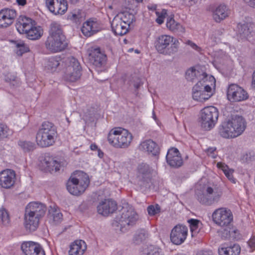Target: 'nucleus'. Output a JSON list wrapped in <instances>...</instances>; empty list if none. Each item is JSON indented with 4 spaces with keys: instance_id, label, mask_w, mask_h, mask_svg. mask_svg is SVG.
Here are the masks:
<instances>
[{
    "instance_id": "c756f323",
    "label": "nucleus",
    "mask_w": 255,
    "mask_h": 255,
    "mask_svg": "<svg viewBox=\"0 0 255 255\" xmlns=\"http://www.w3.org/2000/svg\"><path fill=\"white\" fill-rule=\"evenodd\" d=\"M207 78V74L206 73H200L199 71L193 68L188 69L186 72V79L189 81L193 82L197 79L205 82V80Z\"/></svg>"
},
{
    "instance_id": "5fc2aeb1",
    "label": "nucleus",
    "mask_w": 255,
    "mask_h": 255,
    "mask_svg": "<svg viewBox=\"0 0 255 255\" xmlns=\"http://www.w3.org/2000/svg\"><path fill=\"white\" fill-rule=\"evenodd\" d=\"M178 23V22H176L173 18H169L167 19L166 26L170 30L175 31Z\"/></svg>"
},
{
    "instance_id": "1a4fd4ad",
    "label": "nucleus",
    "mask_w": 255,
    "mask_h": 255,
    "mask_svg": "<svg viewBox=\"0 0 255 255\" xmlns=\"http://www.w3.org/2000/svg\"><path fill=\"white\" fill-rule=\"evenodd\" d=\"M219 117L218 109L213 106L205 107L201 111L199 123L202 128L210 130L217 122Z\"/></svg>"
},
{
    "instance_id": "864d4df0",
    "label": "nucleus",
    "mask_w": 255,
    "mask_h": 255,
    "mask_svg": "<svg viewBox=\"0 0 255 255\" xmlns=\"http://www.w3.org/2000/svg\"><path fill=\"white\" fill-rule=\"evenodd\" d=\"M227 228L224 229L221 232V236L222 239H228L231 237L233 233H236V231L233 229H231L230 227H226Z\"/></svg>"
},
{
    "instance_id": "393cba45",
    "label": "nucleus",
    "mask_w": 255,
    "mask_h": 255,
    "mask_svg": "<svg viewBox=\"0 0 255 255\" xmlns=\"http://www.w3.org/2000/svg\"><path fill=\"white\" fill-rule=\"evenodd\" d=\"M100 30L96 21L89 19L85 22L81 28L82 33L86 36L89 37L97 33Z\"/></svg>"
},
{
    "instance_id": "4be33fe9",
    "label": "nucleus",
    "mask_w": 255,
    "mask_h": 255,
    "mask_svg": "<svg viewBox=\"0 0 255 255\" xmlns=\"http://www.w3.org/2000/svg\"><path fill=\"white\" fill-rule=\"evenodd\" d=\"M25 210L38 217L40 220L45 215L47 208L43 204L37 202H31L27 205Z\"/></svg>"
},
{
    "instance_id": "a878e982",
    "label": "nucleus",
    "mask_w": 255,
    "mask_h": 255,
    "mask_svg": "<svg viewBox=\"0 0 255 255\" xmlns=\"http://www.w3.org/2000/svg\"><path fill=\"white\" fill-rule=\"evenodd\" d=\"M87 249L86 243L83 240H76L70 246L69 255H83Z\"/></svg>"
},
{
    "instance_id": "6e6552de",
    "label": "nucleus",
    "mask_w": 255,
    "mask_h": 255,
    "mask_svg": "<svg viewBox=\"0 0 255 255\" xmlns=\"http://www.w3.org/2000/svg\"><path fill=\"white\" fill-rule=\"evenodd\" d=\"M223 195L222 190L216 186H207L203 192L197 195V200L205 206H212L219 202Z\"/></svg>"
},
{
    "instance_id": "20e7f679",
    "label": "nucleus",
    "mask_w": 255,
    "mask_h": 255,
    "mask_svg": "<svg viewBox=\"0 0 255 255\" xmlns=\"http://www.w3.org/2000/svg\"><path fill=\"white\" fill-rule=\"evenodd\" d=\"M132 138L130 132L120 127L111 129L108 135L109 143L116 148H127L130 145Z\"/></svg>"
},
{
    "instance_id": "412c9836",
    "label": "nucleus",
    "mask_w": 255,
    "mask_h": 255,
    "mask_svg": "<svg viewBox=\"0 0 255 255\" xmlns=\"http://www.w3.org/2000/svg\"><path fill=\"white\" fill-rule=\"evenodd\" d=\"M179 154V152L177 148L173 147L169 149L166 156L168 164L174 167L181 166L182 165L183 160Z\"/></svg>"
},
{
    "instance_id": "338daca9",
    "label": "nucleus",
    "mask_w": 255,
    "mask_h": 255,
    "mask_svg": "<svg viewBox=\"0 0 255 255\" xmlns=\"http://www.w3.org/2000/svg\"><path fill=\"white\" fill-rule=\"evenodd\" d=\"M18 5L24 6L26 4V0H16Z\"/></svg>"
},
{
    "instance_id": "7c9ffc66",
    "label": "nucleus",
    "mask_w": 255,
    "mask_h": 255,
    "mask_svg": "<svg viewBox=\"0 0 255 255\" xmlns=\"http://www.w3.org/2000/svg\"><path fill=\"white\" fill-rule=\"evenodd\" d=\"M48 217L51 223L55 225L60 224L63 219V215L59 210L52 206L49 209Z\"/></svg>"
},
{
    "instance_id": "ea45409f",
    "label": "nucleus",
    "mask_w": 255,
    "mask_h": 255,
    "mask_svg": "<svg viewBox=\"0 0 255 255\" xmlns=\"http://www.w3.org/2000/svg\"><path fill=\"white\" fill-rule=\"evenodd\" d=\"M217 166L218 168H221L223 170L226 176L228 178L229 180L234 183H235V179L233 175V173L234 172L233 170L229 169L227 165L222 163H218Z\"/></svg>"
},
{
    "instance_id": "f8f14e48",
    "label": "nucleus",
    "mask_w": 255,
    "mask_h": 255,
    "mask_svg": "<svg viewBox=\"0 0 255 255\" xmlns=\"http://www.w3.org/2000/svg\"><path fill=\"white\" fill-rule=\"evenodd\" d=\"M89 62L93 65L98 71H102L107 63V56L102 52L100 48H91L88 54Z\"/></svg>"
},
{
    "instance_id": "e2e57ef3",
    "label": "nucleus",
    "mask_w": 255,
    "mask_h": 255,
    "mask_svg": "<svg viewBox=\"0 0 255 255\" xmlns=\"http://www.w3.org/2000/svg\"><path fill=\"white\" fill-rule=\"evenodd\" d=\"M215 147H209L207 149V152L208 155L211 154L213 158H215V156L214 155V152L215 151Z\"/></svg>"
},
{
    "instance_id": "bf43d9fd",
    "label": "nucleus",
    "mask_w": 255,
    "mask_h": 255,
    "mask_svg": "<svg viewBox=\"0 0 255 255\" xmlns=\"http://www.w3.org/2000/svg\"><path fill=\"white\" fill-rule=\"evenodd\" d=\"M184 4L186 6H190L194 5L198 0H182Z\"/></svg>"
},
{
    "instance_id": "49530a36",
    "label": "nucleus",
    "mask_w": 255,
    "mask_h": 255,
    "mask_svg": "<svg viewBox=\"0 0 255 255\" xmlns=\"http://www.w3.org/2000/svg\"><path fill=\"white\" fill-rule=\"evenodd\" d=\"M16 54L21 56L23 53L29 51V47L23 42L19 41L16 43Z\"/></svg>"
},
{
    "instance_id": "6ab92c4d",
    "label": "nucleus",
    "mask_w": 255,
    "mask_h": 255,
    "mask_svg": "<svg viewBox=\"0 0 255 255\" xmlns=\"http://www.w3.org/2000/svg\"><path fill=\"white\" fill-rule=\"evenodd\" d=\"M117 209L116 202L112 199L102 201L97 206V211L99 214L107 216L113 213Z\"/></svg>"
},
{
    "instance_id": "69168bd1",
    "label": "nucleus",
    "mask_w": 255,
    "mask_h": 255,
    "mask_svg": "<svg viewBox=\"0 0 255 255\" xmlns=\"http://www.w3.org/2000/svg\"><path fill=\"white\" fill-rule=\"evenodd\" d=\"M249 5L252 7L255 6V0H244Z\"/></svg>"
},
{
    "instance_id": "37998d69",
    "label": "nucleus",
    "mask_w": 255,
    "mask_h": 255,
    "mask_svg": "<svg viewBox=\"0 0 255 255\" xmlns=\"http://www.w3.org/2000/svg\"><path fill=\"white\" fill-rule=\"evenodd\" d=\"M18 145L23 149L24 152L33 151L36 148L34 143L27 141H19Z\"/></svg>"
},
{
    "instance_id": "6e6d98bb",
    "label": "nucleus",
    "mask_w": 255,
    "mask_h": 255,
    "mask_svg": "<svg viewBox=\"0 0 255 255\" xmlns=\"http://www.w3.org/2000/svg\"><path fill=\"white\" fill-rule=\"evenodd\" d=\"M35 21L33 20L32 19L26 17L24 16L21 18V19L19 21V24L17 25H25L26 24H30L34 23Z\"/></svg>"
},
{
    "instance_id": "aec40b11",
    "label": "nucleus",
    "mask_w": 255,
    "mask_h": 255,
    "mask_svg": "<svg viewBox=\"0 0 255 255\" xmlns=\"http://www.w3.org/2000/svg\"><path fill=\"white\" fill-rule=\"evenodd\" d=\"M15 180V172L11 169H5L0 172V185L4 188L12 187Z\"/></svg>"
},
{
    "instance_id": "f03ea898",
    "label": "nucleus",
    "mask_w": 255,
    "mask_h": 255,
    "mask_svg": "<svg viewBox=\"0 0 255 255\" xmlns=\"http://www.w3.org/2000/svg\"><path fill=\"white\" fill-rule=\"evenodd\" d=\"M68 41L60 24L53 22L50 25L49 35L45 42L47 49L57 52L65 50L68 46Z\"/></svg>"
},
{
    "instance_id": "052dcab7",
    "label": "nucleus",
    "mask_w": 255,
    "mask_h": 255,
    "mask_svg": "<svg viewBox=\"0 0 255 255\" xmlns=\"http://www.w3.org/2000/svg\"><path fill=\"white\" fill-rule=\"evenodd\" d=\"M196 255H213V254L210 250H201L198 251Z\"/></svg>"
},
{
    "instance_id": "4468645a",
    "label": "nucleus",
    "mask_w": 255,
    "mask_h": 255,
    "mask_svg": "<svg viewBox=\"0 0 255 255\" xmlns=\"http://www.w3.org/2000/svg\"><path fill=\"white\" fill-rule=\"evenodd\" d=\"M188 229L185 226L177 225L171 231V241L175 245H179L184 242L187 236Z\"/></svg>"
},
{
    "instance_id": "5701e85b",
    "label": "nucleus",
    "mask_w": 255,
    "mask_h": 255,
    "mask_svg": "<svg viewBox=\"0 0 255 255\" xmlns=\"http://www.w3.org/2000/svg\"><path fill=\"white\" fill-rule=\"evenodd\" d=\"M25 210L24 214V225L26 229L34 231L37 228L40 219L32 213Z\"/></svg>"
},
{
    "instance_id": "72a5a7b5",
    "label": "nucleus",
    "mask_w": 255,
    "mask_h": 255,
    "mask_svg": "<svg viewBox=\"0 0 255 255\" xmlns=\"http://www.w3.org/2000/svg\"><path fill=\"white\" fill-rule=\"evenodd\" d=\"M149 234L146 230L140 229L137 230L133 238V242L135 244L139 245L145 242L149 237Z\"/></svg>"
},
{
    "instance_id": "c9c22d12",
    "label": "nucleus",
    "mask_w": 255,
    "mask_h": 255,
    "mask_svg": "<svg viewBox=\"0 0 255 255\" xmlns=\"http://www.w3.org/2000/svg\"><path fill=\"white\" fill-rule=\"evenodd\" d=\"M188 222L189 224L192 236L194 237L199 232L202 223L199 220L194 219L188 220Z\"/></svg>"
},
{
    "instance_id": "7ed1b4c3",
    "label": "nucleus",
    "mask_w": 255,
    "mask_h": 255,
    "mask_svg": "<svg viewBox=\"0 0 255 255\" xmlns=\"http://www.w3.org/2000/svg\"><path fill=\"white\" fill-rule=\"evenodd\" d=\"M58 136L56 127L51 122L45 121L40 127L36 136L38 145L47 147L54 145Z\"/></svg>"
},
{
    "instance_id": "473e14b6",
    "label": "nucleus",
    "mask_w": 255,
    "mask_h": 255,
    "mask_svg": "<svg viewBox=\"0 0 255 255\" xmlns=\"http://www.w3.org/2000/svg\"><path fill=\"white\" fill-rule=\"evenodd\" d=\"M219 255H239L241 247L238 244H234L229 247H221L218 249Z\"/></svg>"
},
{
    "instance_id": "f257e3e1",
    "label": "nucleus",
    "mask_w": 255,
    "mask_h": 255,
    "mask_svg": "<svg viewBox=\"0 0 255 255\" xmlns=\"http://www.w3.org/2000/svg\"><path fill=\"white\" fill-rule=\"evenodd\" d=\"M246 128L245 119L238 115H232L230 120L222 123L219 132L224 138H234L243 133Z\"/></svg>"
},
{
    "instance_id": "de8ad7c7",
    "label": "nucleus",
    "mask_w": 255,
    "mask_h": 255,
    "mask_svg": "<svg viewBox=\"0 0 255 255\" xmlns=\"http://www.w3.org/2000/svg\"><path fill=\"white\" fill-rule=\"evenodd\" d=\"M138 179V185L141 189L145 190L150 187V178L148 177H137Z\"/></svg>"
},
{
    "instance_id": "4c0bfd02",
    "label": "nucleus",
    "mask_w": 255,
    "mask_h": 255,
    "mask_svg": "<svg viewBox=\"0 0 255 255\" xmlns=\"http://www.w3.org/2000/svg\"><path fill=\"white\" fill-rule=\"evenodd\" d=\"M150 172L148 165L142 163L139 165L138 167V176L137 177H148L150 178Z\"/></svg>"
},
{
    "instance_id": "f704fd0d",
    "label": "nucleus",
    "mask_w": 255,
    "mask_h": 255,
    "mask_svg": "<svg viewBox=\"0 0 255 255\" xmlns=\"http://www.w3.org/2000/svg\"><path fill=\"white\" fill-rule=\"evenodd\" d=\"M115 17H118L120 20H121V22L127 24V25L129 27L130 24L132 23L133 21L134 16L129 12L124 11L119 13Z\"/></svg>"
},
{
    "instance_id": "c85d7f7f",
    "label": "nucleus",
    "mask_w": 255,
    "mask_h": 255,
    "mask_svg": "<svg viewBox=\"0 0 255 255\" xmlns=\"http://www.w3.org/2000/svg\"><path fill=\"white\" fill-rule=\"evenodd\" d=\"M238 34L241 39H248L252 35L253 28L252 24L249 23H245L244 24H239Z\"/></svg>"
},
{
    "instance_id": "3c124183",
    "label": "nucleus",
    "mask_w": 255,
    "mask_h": 255,
    "mask_svg": "<svg viewBox=\"0 0 255 255\" xmlns=\"http://www.w3.org/2000/svg\"><path fill=\"white\" fill-rule=\"evenodd\" d=\"M242 162L249 163L255 160V154L253 152H249L243 154L241 159Z\"/></svg>"
},
{
    "instance_id": "a211bd4d",
    "label": "nucleus",
    "mask_w": 255,
    "mask_h": 255,
    "mask_svg": "<svg viewBox=\"0 0 255 255\" xmlns=\"http://www.w3.org/2000/svg\"><path fill=\"white\" fill-rule=\"evenodd\" d=\"M40 164L42 170L46 171H57L60 170V163L55 160L49 154L46 153L40 158Z\"/></svg>"
},
{
    "instance_id": "cd10ccee",
    "label": "nucleus",
    "mask_w": 255,
    "mask_h": 255,
    "mask_svg": "<svg viewBox=\"0 0 255 255\" xmlns=\"http://www.w3.org/2000/svg\"><path fill=\"white\" fill-rule=\"evenodd\" d=\"M139 147L141 149L146 150L149 154L153 156H156L159 153L158 145L151 139L141 142Z\"/></svg>"
},
{
    "instance_id": "603ef678",
    "label": "nucleus",
    "mask_w": 255,
    "mask_h": 255,
    "mask_svg": "<svg viewBox=\"0 0 255 255\" xmlns=\"http://www.w3.org/2000/svg\"><path fill=\"white\" fill-rule=\"evenodd\" d=\"M147 211L150 216H154L160 212V207L158 204L155 206L149 205L147 208Z\"/></svg>"
},
{
    "instance_id": "4d7b16f0",
    "label": "nucleus",
    "mask_w": 255,
    "mask_h": 255,
    "mask_svg": "<svg viewBox=\"0 0 255 255\" xmlns=\"http://www.w3.org/2000/svg\"><path fill=\"white\" fill-rule=\"evenodd\" d=\"M205 82H206L205 81ZM203 89H202V94L201 95H207V94H213L212 92V88L209 85L205 83V82H204L203 81Z\"/></svg>"
},
{
    "instance_id": "bb28decb",
    "label": "nucleus",
    "mask_w": 255,
    "mask_h": 255,
    "mask_svg": "<svg viewBox=\"0 0 255 255\" xmlns=\"http://www.w3.org/2000/svg\"><path fill=\"white\" fill-rule=\"evenodd\" d=\"M111 26L113 31L118 35H123L126 34L128 31L129 27L121 22V20L118 17H115L113 19Z\"/></svg>"
},
{
    "instance_id": "2eb2a0df",
    "label": "nucleus",
    "mask_w": 255,
    "mask_h": 255,
    "mask_svg": "<svg viewBox=\"0 0 255 255\" xmlns=\"http://www.w3.org/2000/svg\"><path fill=\"white\" fill-rule=\"evenodd\" d=\"M21 249L25 255H45L41 246L31 241L23 242Z\"/></svg>"
},
{
    "instance_id": "9d476101",
    "label": "nucleus",
    "mask_w": 255,
    "mask_h": 255,
    "mask_svg": "<svg viewBox=\"0 0 255 255\" xmlns=\"http://www.w3.org/2000/svg\"><path fill=\"white\" fill-rule=\"evenodd\" d=\"M65 63L66 64L64 79L70 82H75L78 80L81 76V67L79 62L73 57L68 58Z\"/></svg>"
},
{
    "instance_id": "680f3d73",
    "label": "nucleus",
    "mask_w": 255,
    "mask_h": 255,
    "mask_svg": "<svg viewBox=\"0 0 255 255\" xmlns=\"http://www.w3.org/2000/svg\"><path fill=\"white\" fill-rule=\"evenodd\" d=\"M174 32L184 33L185 32V28L180 23H178Z\"/></svg>"
},
{
    "instance_id": "8fccbe9b",
    "label": "nucleus",
    "mask_w": 255,
    "mask_h": 255,
    "mask_svg": "<svg viewBox=\"0 0 255 255\" xmlns=\"http://www.w3.org/2000/svg\"><path fill=\"white\" fill-rule=\"evenodd\" d=\"M143 83L140 78L138 77H134L130 81V86L133 87L136 92L143 85Z\"/></svg>"
},
{
    "instance_id": "c03bdc74",
    "label": "nucleus",
    "mask_w": 255,
    "mask_h": 255,
    "mask_svg": "<svg viewBox=\"0 0 255 255\" xmlns=\"http://www.w3.org/2000/svg\"><path fill=\"white\" fill-rule=\"evenodd\" d=\"M11 133V130L6 125L0 124V140L7 138Z\"/></svg>"
},
{
    "instance_id": "b1692460",
    "label": "nucleus",
    "mask_w": 255,
    "mask_h": 255,
    "mask_svg": "<svg viewBox=\"0 0 255 255\" xmlns=\"http://www.w3.org/2000/svg\"><path fill=\"white\" fill-rule=\"evenodd\" d=\"M203 82L202 81H198L192 88V97L194 100L203 102L208 100L213 94H207V95H201L202 89H203Z\"/></svg>"
},
{
    "instance_id": "13d9d810",
    "label": "nucleus",
    "mask_w": 255,
    "mask_h": 255,
    "mask_svg": "<svg viewBox=\"0 0 255 255\" xmlns=\"http://www.w3.org/2000/svg\"><path fill=\"white\" fill-rule=\"evenodd\" d=\"M186 44L190 46L193 49L197 50V51H199L201 50V48L197 46L195 43L193 42L191 40H187L186 42Z\"/></svg>"
},
{
    "instance_id": "58836bf2",
    "label": "nucleus",
    "mask_w": 255,
    "mask_h": 255,
    "mask_svg": "<svg viewBox=\"0 0 255 255\" xmlns=\"http://www.w3.org/2000/svg\"><path fill=\"white\" fill-rule=\"evenodd\" d=\"M43 34V31L40 27H34L28 32L27 37L30 40H36L40 38Z\"/></svg>"
},
{
    "instance_id": "a19ab883",
    "label": "nucleus",
    "mask_w": 255,
    "mask_h": 255,
    "mask_svg": "<svg viewBox=\"0 0 255 255\" xmlns=\"http://www.w3.org/2000/svg\"><path fill=\"white\" fill-rule=\"evenodd\" d=\"M10 224V218L7 211L4 208L0 209V225L8 226Z\"/></svg>"
},
{
    "instance_id": "ddd939ff",
    "label": "nucleus",
    "mask_w": 255,
    "mask_h": 255,
    "mask_svg": "<svg viewBox=\"0 0 255 255\" xmlns=\"http://www.w3.org/2000/svg\"><path fill=\"white\" fill-rule=\"evenodd\" d=\"M228 99L231 102H239L249 98V94L242 87L235 84L230 85L227 89Z\"/></svg>"
},
{
    "instance_id": "0eeeda50",
    "label": "nucleus",
    "mask_w": 255,
    "mask_h": 255,
    "mask_svg": "<svg viewBox=\"0 0 255 255\" xmlns=\"http://www.w3.org/2000/svg\"><path fill=\"white\" fill-rule=\"evenodd\" d=\"M90 183L88 175L83 172L71 176L67 183V189L73 195L79 196L84 192Z\"/></svg>"
},
{
    "instance_id": "a18cd8bd",
    "label": "nucleus",
    "mask_w": 255,
    "mask_h": 255,
    "mask_svg": "<svg viewBox=\"0 0 255 255\" xmlns=\"http://www.w3.org/2000/svg\"><path fill=\"white\" fill-rule=\"evenodd\" d=\"M69 19L72 20L76 24L80 23L84 19V13L80 10L75 11L71 15H69Z\"/></svg>"
},
{
    "instance_id": "774afa93",
    "label": "nucleus",
    "mask_w": 255,
    "mask_h": 255,
    "mask_svg": "<svg viewBox=\"0 0 255 255\" xmlns=\"http://www.w3.org/2000/svg\"><path fill=\"white\" fill-rule=\"evenodd\" d=\"M252 87L255 90V71L254 72L252 76Z\"/></svg>"
},
{
    "instance_id": "09e8293b",
    "label": "nucleus",
    "mask_w": 255,
    "mask_h": 255,
    "mask_svg": "<svg viewBox=\"0 0 255 255\" xmlns=\"http://www.w3.org/2000/svg\"><path fill=\"white\" fill-rule=\"evenodd\" d=\"M34 23L33 24H26L25 25H17V29L18 31V32L20 33H25L26 34V36L28 34V32L31 29H33V28L34 27L33 26V25Z\"/></svg>"
},
{
    "instance_id": "f3484780",
    "label": "nucleus",
    "mask_w": 255,
    "mask_h": 255,
    "mask_svg": "<svg viewBox=\"0 0 255 255\" xmlns=\"http://www.w3.org/2000/svg\"><path fill=\"white\" fill-rule=\"evenodd\" d=\"M15 9L5 8L0 11V27H7L10 25L16 17Z\"/></svg>"
},
{
    "instance_id": "9b49d317",
    "label": "nucleus",
    "mask_w": 255,
    "mask_h": 255,
    "mask_svg": "<svg viewBox=\"0 0 255 255\" xmlns=\"http://www.w3.org/2000/svg\"><path fill=\"white\" fill-rule=\"evenodd\" d=\"M212 219L216 224L220 227H230L233 220V216L230 210L220 208L213 213Z\"/></svg>"
},
{
    "instance_id": "39448f33",
    "label": "nucleus",
    "mask_w": 255,
    "mask_h": 255,
    "mask_svg": "<svg viewBox=\"0 0 255 255\" xmlns=\"http://www.w3.org/2000/svg\"><path fill=\"white\" fill-rule=\"evenodd\" d=\"M137 220V215L132 208H123L112 224L114 227H119L122 232H125L135 224Z\"/></svg>"
},
{
    "instance_id": "e433bc0d",
    "label": "nucleus",
    "mask_w": 255,
    "mask_h": 255,
    "mask_svg": "<svg viewBox=\"0 0 255 255\" xmlns=\"http://www.w3.org/2000/svg\"><path fill=\"white\" fill-rule=\"evenodd\" d=\"M140 255H163L162 250L156 247L150 245L143 249Z\"/></svg>"
},
{
    "instance_id": "0e129e2a",
    "label": "nucleus",
    "mask_w": 255,
    "mask_h": 255,
    "mask_svg": "<svg viewBox=\"0 0 255 255\" xmlns=\"http://www.w3.org/2000/svg\"><path fill=\"white\" fill-rule=\"evenodd\" d=\"M157 16H162V17L165 18L167 15V10L166 9H162L161 12L156 11Z\"/></svg>"
},
{
    "instance_id": "2f4dec72",
    "label": "nucleus",
    "mask_w": 255,
    "mask_h": 255,
    "mask_svg": "<svg viewBox=\"0 0 255 255\" xmlns=\"http://www.w3.org/2000/svg\"><path fill=\"white\" fill-rule=\"evenodd\" d=\"M228 16V9L225 5L221 4L214 10L213 17L217 22H220Z\"/></svg>"
},
{
    "instance_id": "79ce46f5",
    "label": "nucleus",
    "mask_w": 255,
    "mask_h": 255,
    "mask_svg": "<svg viewBox=\"0 0 255 255\" xmlns=\"http://www.w3.org/2000/svg\"><path fill=\"white\" fill-rule=\"evenodd\" d=\"M60 57H52L50 58L47 63L46 68L52 71H54L60 65Z\"/></svg>"
},
{
    "instance_id": "dca6fc26",
    "label": "nucleus",
    "mask_w": 255,
    "mask_h": 255,
    "mask_svg": "<svg viewBox=\"0 0 255 255\" xmlns=\"http://www.w3.org/2000/svg\"><path fill=\"white\" fill-rule=\"evenodd\" d=\"M46 5L50 11L55 15L63 14L67 9L66 0H46Z\"/></svg>"
},
{
    "instance_id": "423d86ee",
    "label": "nucleus",
    "mask_w": 255,
    "mask_h": 255,
    "mask_svg": "<svg viewBox=\"0 0 255 255\" xmlns=\"http://www.w3.org/2000/svg\"><path fill=\"white\" fill-rule=\"evenodd\" d=\"M155 47L160 54L171 55L177 52L179 41L172 36L167 35L159 36L155 40Z\"/></svg>"
}]
</instances>
